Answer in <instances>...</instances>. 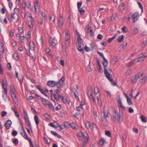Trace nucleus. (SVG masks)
<instances>
[{
  "label": "nucleus",
  "mask_w": 147,
  "mask_h": 147,
  "mask_svg": "<svg viewBox=\"0 0 147 147\" xmlns=\"http://www.w3.org/2000/svg\"><path fill=\"white\" fill-rule=\"evenodd\" d=\"M64 77H62L58 82H55L54 81H49L47 82V85L48 86L51 87H54L56 85L58 88H60L63 86L64 84Z\"/></svg>",
  "instance_id": "obj_1"
},
{
  "label": "nucleus",
  "mask_w": 147,
  "mask_h": 147,
  "mask_svg": "<svg viewBox=\"0 0 147 147\" xmlns=\"http://www.w3.org/2000/svg\"><path fill=\"white\" fill-rule=\"evenodd\" d=\"M109 117V112L108 110H104L103 113L101 114L102 122L104 124H105L107 122V118Z\"/></svg>",
  "instance_id": "obj_2"
},
{
  "label": "nucleus",
  "mask_w": 147,
  "mask_h": 147,
  "mask_svg": "<svg viewBox=\"0 0 147 147\" xmlns=\"http://www.w3.org/2000/svg\"><path fill=\"white\" fill-rule=\"evenodd\" d=\"M143 75V73L139 72L136 75L133 76L131 78V81L132 83L136 82L138 79L141 77Z\"/></svg>",
  "instance_id": "obj_3"
},
{
  "label": "nucleus",
  "mask_w": 147,
  "mask_h": 147,
  "mask_svg": "<svg viewBox=\"0 0 147 147\" xmlns=\"http://www.w3.org/2000/svg\"><path fill=\"white\" fill-rule=\"evenodd\" d=\"M1 84L3 88L4 89V90L2 92L4 93V95H5L6 96L7 95V86L5 84V80L4 79L2 80L1 82Z\"/></svg>",
  "instance_id": "obj_4"
},
{
  "label": "nucleus",
  "mask_w": 147,
  "mask_h": 147,
  "mask_svg": "<svg viewBox=\"0 0 147 147\" xmlns=\"http://www.w3.org/2000/svg\"><path fill=\"white\" fill-rule=\"evenodd\" d=\"M82 4V2H80L77 3V6L78 10L81 15H83L85 13V11L83 9L82 7L81 8Z\"/></svg>",
  "instance_id": "obj_5"
},
{
  "label": "nucleus",
  "mask_w": 147,
  "mask_h": 147,
  "mask_svg": "<svg viewBox=\"0 0 147 147\" xmlns=\"http://www.w3.org/2000/svg\"><path fill=\"white\" fill-rule=\"evenodd\" d=\"M139 17V13L138 12H136L134 13L131 17L133 21L132 22L134 23L136 21L138 18Z\"/></svg>",
  "instance_id": "obj_6"
},
{
  "label": "nucleus",
  "mask_w": 147,
  "mask_h": 147,
  "mask_svg": "<svg viewBox=\"0 0 147 147\" xmlns=\"http://www.w3.org/2000/svg\"><path fill=\"white\" fill-rule=\"evenodd\" d=\"M60 17L59 18L57 22L58 26L59 28L61 27L63 23V16L60 15Z\"/></svg>",
  "instance_id": "obj_7"
},
{
  "label": "nucleus",
  "mask_w": 147,
  "mask_h": 147,
  "mask_svg": "<svg viewBox=\"0 0 147 147\" xmlns=\"http://www.w3.org/2000/svg\"><path fill=\"white\" fill-rule=\"evenodd\" d=\"M22 131H21L20 134L22 135V136L26 140H28L30 139L28 138V135L26 133L25 131L23 129V126L22 127Z\"/></svg>",
  "instance_id": "obj_8"
},
{
  "label": "nucleus",
  "mask_w": 147,
  "mask_h": 147,
  "mask_svg": "<svg viewBox=\"0 0 147 147\" xmlns=\"http://www.w3.org/2000/svg\"><path fill=\"white\" fill-rule=\"evenodd\" d=\"M104 73L107 77V76L109 77L111 76L110 73L112 71L111 69H108L106 67H104Z\"/></svg>",
  "instance_id": "obj_9"
},
{
  "label": "nucleus",
  "mask_w": 147,
  "mask_h": 147,
  "mask_svg": "<svg viewBox=\"0 0 147 147\" xmlns=\"http://www.w3.org/2000/svg\"><path fill=\"white\" fill-rule=\"evenodd\" d=\"M36 88L38 89L40 92L43 94L46 97H49V96H48L45 92L44 90L42 88V87L39 85H37L36 86Z\"/></svg>",
  "instance_id": "obj_10"
},
{
  "label": "nucleus",
  "mask_w": 147,
  "mask_h": 147,
  "mask_svg": "<svg viewBox=\"0 0 147 147\" xmlns=\"http://www.w3.org/2000/svg\"><path fill=\"white\" fill-rule=\"evenodd\" d=\"M87 33L88 36H92L93 34V30L91 27H89L87 29Z\"/></svg>",
  "instance_id": "obj_11"
},
{
  "label": "nucleus",
  "mask_w": 147,
  "mask_h": 147,
  "mask_svg": "<svg viewBox=\"0 0 147 147\" xmlns=\"http://www.w3.org/2000/svg\"><path fill=\"white\" fill-rule=\"evenodd\" d=\"M11 123V121L10 120H8L6 122L5 126L6 129H8L10 128Z\"/></svg>",
  "instance_id": "obj_12"
},
{
  "label": "nucleus",
  "mask_w": 147,
  "mask_h": 147,
  "mask_svg": "<svg viewBox=\"0 0 147 147\" xmlns=\"http://www.w3.org/2000/svg\"><path fill=\"white\" fill-rule=\"evenodd\" d=\"M54 38H50L49 40V44L51 47L53 48L56 45L55 43L54 42Z\"/></svg>",
  "instance_id": "obj_13"
},
{
  "label": "nucleus",
  "mask_w": 147,
  "mask_h": 147,
  "mask_svg": "<svg viewBox=\"0 0 147 147\" xmlns=\"http://www.w3.org/2000/svg\"><path fill=\"white\" fill-rule=\"evenodd\" d=\"M88 96L90 100L92 102L93 105H95L96 104V100L93 94L89 95Z\"/></svg>",
  "instance_id": "obj_14"
},
{
  "label": "nucleus",
  "mask_w": 147,
  "mask_h": 147,
  "mask_svg": "<svg viewBox=\"0 0 147 147\" xmlns=\"http://www.w3.org/2000/svg\"><path fill=\"white\" fill-rule=\"evenodd\" d=\"M147 80V75H146L142 78L139 80V82L142 84H144Z\"/></svg>",
  "instance_id": "obj_15"
},
{
  "label": "nucleus",
  "mask_w": 147,
  "mask_h": 147,
  "mask_svg": "<svg viewBox=\"0 0 147 147\" xmlns=\"http://www.w3.org/2000/svg\"><path fill=\"white\" fill-rule=\"evenodd\" d=\"M29 44L30 49L32 50H34L35 47L34 43L33 41H30L29 42Z\"/></svg>",
  "instance_id": "obj_16"
},
{
  "label": "nucleus",
  "mask_w": 147,
  "mask_h": 147,
  "mask_svg": "<svg viewBox=\"0 0 147 147\" xmlns=\"http://www.w3.org/2000/svg\"><path fill=\"white\" fill-rule=\"evenodd\" d=\"M84 45L80 44H77V47L78 50L82 53H83L84 50L83 49Z\"/></svg>",
  "instance_id": "obj_17"
},
{
  "label": "nucleus",
  "mask_w": 147,
  "mask_h": 147,
  "mask_svg": "<svg viewBox=\"0 0 147 147\" xmlns=\"http://www.w3.org/2000/svg\"><path fill=\"white\" fill-rule=\"evenodd\" d=\"M117 119L119 122H121L123 120V115L122 114L119 113V114L117 116Z\"/></svg>",
  "instance_id": "obj_18"
},
{
  "label": "nucleus",
  "mask_w": 147,
  "mask_h": 147,
  "mask_svg": "<svg viewBox=\"0 0 147 147\" xmlns=\"http://www.w3.org/2000/svg\"><path fill=\"white\" fill-rule=\"evenodd\" d=\"M23 113L24 114V119L25 121L29 120V119L27 112L25 110H23Z\"/></svg>",
  "instance_id": "obj_19"
},
{
  "label": "nucleus",
  "mask_w": 147,
  "mask_h": 147,
  "mask_svg": "<svg viewBox=\"0 0 147 147\" xmlns=\"http://www.w3.org/2000/svg\"><path fill=\"white\" fill-rule=\"evenodd\" d=\"M40 100L42 102L43 104L45 106H47L50 102L47 100L46 99L41 97H40Z\"/></svg>",
  "instance_id": "obj_20"
},
{
  "label": "nucleus",
  "mask_w": 147,
  "mask_h": 147,
  "mask_svg": "<svg viewBox=\"0 0 147 147\" xmlns=\"http://www.w3.org/2000/svg\"><path fill=\"white\" fill-rule=\"evenodd\" d=\"M107 78L112 83L113 86H116V82H115L114 80H113L111 76L109 77L107 76Z\"/></svg>",
  "instance_id": "obj_21"
},
{
  "label": "nucleus",
  "mask_w": 147,
  "mask_h": 147,
  "mask_svg": "<svg viewBox=\"0 0 147 147\" xmlns=\"http://www.w3.org/2000/svg\"><path fill=\"white\" fill-rule=\"evenodd\" d=\"M144 58L143 57L141 56H140L138 58H136L135 59V62L136 63H137L138 62H141V61H142L144 60Z\"/></svg>",
  "instance_id": "obj_22"
},
{
  "label": "nucleus",
  "mask_w": 147,
  "mask_h": 147,
  "mask_svg": "<svg viewBox=\"0 0 147 147\" xmlns=\"http://www.w3.org/2000/svg\"><path fill=\"white\" fill-rule=\"evenodd\" d=\"M77 44H80L82 45H83L82 43V39L80 38V36H78L77 39Z\"/></svg>",
  "instance_id": "obj_23"
},
{
  "label": "nucleus",
  "mask_w": 147,
  "mask_h": 147,
  "mask_svg": "<svg viewBox=\"0 0 147 147\" xmlns=\"http://www.w3.org/2000/svg\"><path fill=\"white\" fill-rule=\"evenodd\" d=\"M49 20L50 23L54 22L55 20V17L53 14H51L49 16Z\"/></svg>",
  "instance_id": "obj_24"
},
{
  "label": "nucleus",
  "mask_w": 147,
  "mask_h": 147,
  "mask_svg": "<svg viewBox=\"0 0 147 147\" xmlns=\"http://www.w3.org/2000/svg\"><path fill=\"white\" fill-rule=\"evenodd\" d=\"M51 99L55 102V101H57V96L55 94L52 93L51 95Z\"/></svg>",
  "instance_id": "obj_25"
},
{
  "label": "nucleus",
  "mask_w": 147,
  "mask_h": 147,
  "mask_svg": "<svg viewBox=\"0 0 147 147\" xmlns=\"http://www.w3.org/2000/svg\"><path fill=\"white\" fill-rule=\"evenodd\" d=\"M49 125L53 127L56 128L58 127V123L56 121H54L52 123H49Z\"/></svg>",
  "instance_id": "obj_26"
},
{
  "label": "nucleus",
  "mask_w": 147,
  "mask_h": 147,
  "mask_svg": "<svg viewBox=\"0 0 147 147\" xmlns=\"http://www.w3.org/2000/svg\"><path fill=\"white\" fill-rule=\"evenodd\" d=\"M65 39H70V36L69 33H68V31L66 30L65 31Z\"/></svg>",
  "instance_id": "obj_27"
},
{
  "label": "nucleus",
  "mask_w": 147,
  "mask_h": 147,
  "mask_svg": "<svg viewBox=\"0 0 147 147\" xmlns=\"http://www.w3.org/2000/svg\"><path fill=\"white\" fill-rule=\"evenodd\" d=\"M12 19L15 21L17 20L19 18L18 16L16 13H13L12 14Z\"/></svg>",
  "instance_id": "obj_28"
},
{
  "label": "nucleus",
  "mask_w": 147,
  "mask_h": 147,
  "mask_svg": "<svg viewBox=\"0 0 147 147\" xmlns=\"http://www.w3.org/2000/svg\"><path fill=\"white\" fill-rule=\"evenodd\" d=\"M34 7L35 10V12H37L36 11L37 9H38L40 8V4L38 2V1H36V3L34 4Z\"/></svg>",
  "instance_id": "obj_29"
},
{
  "label": "nucleus",
  "mask_w": 147,
  "mask_h": 147,
  "mask_svg": "<svg viewBox=\"0 0 147 147\" xmlns=\"http://www.w3.org/2000/svg\"><path fill=\"white\" fill-rule=\"evenodd\" d=\"M82 138L84 139L85 141L86 142L88 140V136L86 133H85Z\"/></svg>",
  "instance_id": "obj_30"
},
{
  "label": "nucleus",
  "mask_w": 147,
  "mask_h": 147,
  "mask_svg": "<svg viewBox=\"0 0 147 147\" xmlns=\"http://www.w3.org/2000/svg\"><path fill=\"white\" fill-rule=\"evenodd\" d=\"M125 36L123 35L119 36L117 39L118 42H122Z\"/></svg>",
  "instance_id": "obj_31"
},
{
  "label": "nucleus",
  "mask_w": 147,
  "mask_h": 147,
  "mask_svg": "<svg viewBox=\"0 0 147 147\" xmlns=\"http://www.w3.org/2000/svg\"><path fill=\"white\" fill-rule=\"evenodd\" d=\"M69 126H70L73 129H77L78 127L77 125L74 122L70 123Z\"/></svg>",
  "instance_id": "obj_32"
},
{
  "label": "nucleus",
  "mask_w": 147,
  "mask_h": 147,
  "mask_svg": "<svg viewBox=\"0 0 147 147\" xmlns=\"http://www.w3.org/2000/svg\"><path fill=\"white\" fill-rule=\"evenodd\" d=\"M87 94L88 96L93 94V90L91 87H90L88 89Z\"/></svg>",
  "instance_id": "obj_33"
},
{
  "label": "nucleus",
  "mask_w": 147,
  "mask_h": 147,
  "mask_svg": "<svg viewBox=\"0 0 147 147\" xmlns=\"http://www.w3.org/2000/svg\"><path fill=\"white\" fill-rule=\"evenodd\" d=\"M47 105L48 106L49 108L51 111H53L54 110V107L53 105L50 102Z\"/></svg>",
  "instance_id": "obj_34"
},
{
  "label": "nucleus",
  "mask_w": 147,
  "mask_h": 147,
  "mask_svg": "<svg viewBox=\"0 0 147 147\" xmlns=\"http://www.w3.org/2000/svg\"><path fill=\"white\" fill-rule=\"evenodd\" d=\"M4 47L3 44L0 42V51L2 53H3L4 51Z\"/></svg>",
  "instance_id": "obj_35"
},
{
  "label": "nucleus",
  "mask_w": 147,
  "mask_h": 147,
  "mask_svg": "<svg viewBox=\"0 0 147 147\" xmlns=\"http://www.w3.org/2000/svg\"><path fill=\"white\" fill-rule=\"evenodd\" d=\"M70 42V39H65V47H68L69 45Z\"/></svg>",
  "instance_id": "obj_36"
},
{
  "label": "nucleus",
  "mask_w": 147,
  "mask_h": 147,
  "mask_svg": "<svg viewBox=\"0 0 147 147\" xmlns=\"http://www.w3.org/2000/svg\"><path fill=\"white\" fill-rule=\"evenodd\" d=\"M25 124L31 130L32 129V126L29 121V120H28V121H25Z\"/></svg>",
  "instance_id": "obj_37"
},
{
  "label": "nucleus",
  "mask_w": 147,
  "mask_h": 147,
  "mask_svg": "<svg viewBox=\"0 0 147 147\" xmlns=\"http://www.w3.org/2000/svg\"><path fill=\"white\" fill-rule=\"evenodd\" d=\"M117 34H115V35L113 37L109 38L108 40V41L109 43H110L112 41L115 39L117 37Z\"/></svg>",
  "instance_id": "obj_38"
},
{
  "label": "nucleus",
  "mask_w": 147,
  "mask_h": 147,
  "mask_svg": "<svg viewBox=\"0 0 147 147\" xmlns=\"http://www.w3.org/2000/svg\"><path fill=\"white\" fill-rule=\"evenodd\" d=\"M12 109L13 111L14 112L16 116L18 117H19V115L15 107H14L13 108H12Z\"/></svg>",
  "instance_id": "obj_39"
},
{
  "label": "nucleus",
  "mask_w": 147,
  "mask_h": 147,
  "mask_svg": "<svg viewBox=\"0 0 147 147\" xmlns=\"http://www.w3.org/2000/svg\"><path fill=\"white\" fill-rule=\"evenodd\" d=\"M13 58L16 60L18 61L19 59V56L16 53H14L13 55Z\"/></svg>",
  "instance_id": "obj_40"
},
{
  "label": "nucleus",
  "mask_w": 147,
  "mask_h": 147,
  "mask_svg": "<svg viewBox=\"0 0 147 147\" xmlns=\"http://www.w3.org/2000/svg\"><path fill=\"white\" fill-rule=\"evenodd\" d=\"M125 8V5L123 3H121L119 6V8L120 11H123Z\"/></svg>",
  "instance_id": "obj_41"
},
{
  "label": "nucleus",
  "mask_w": 147,
  "mask_h": 147,
  "mask_svg": "<svg viewBox=\"0 0 147 147\" xmlns=\"http://www.w3.org/2000/svg\"><path fill=\"white\" fill-rule=\"evenodd\" d=\"M127 45V43L125 42H123L120 46L121 49L123 50H124L125 49V47Z\"/></svg>",
  "instance_id": "obj_42"
},
{
  "label": "nucleus",
  "mask_w": 147,
  "mask_h": 147,
  "mask_svg": "<svg viewBox=\"0 0 147 147\" xmlns=\"http://www.w3.org/2000/svg\"><path fill=\"white\" fill-rule=\"evenodd\" d=\"M103 59V61L102 62V64L104 66V67H106L108 65V61L106 58H104Z\"/></svg>",
  "instance_id": "obj_43"
},
{
  "label": "nucleus",
  "mask_w": 147,
  "mask_h": 147,
  "mask_svg": "<svg viewBox=\"0 0 147 147\" xmlns=\"http://www.w3.org/2000/svg\"><path fill=\"white\" fill-rule=\"evenodd\" d=\"M118 115H117V112H116L115 111L113 112V117L115 121L116 120Z\"/></svg>",
  "instance_id": "obj_44"
},
{
  "label": "nucleus",
  "mask_w": 147,
  "mask_h": 147,
  "mask_svg": "<svg viewBox=\"0 0 147 147\" xmlns=\"http://www.w3.org/2000/svg\"><path fill=\"white\" fill-rule=\"evenodd\" d=\"M105 140L104 138H102L101 140L99 142L98 144L100 146H101L103 144L104 142H105Z\"/></svg>",
  "instance_id": "obj_45"
},
{
  "label": "nucleus",
  "mask_w": 147,
  "mask_h": 147,
  "mask_svg": "<svg viewBox=\"0 0 147 147\" xmlns=\"http://www.w3.org/2000/svg\"><path fill=\"white\" fill-rule=\"evenodd\" d=\"M57 96L58 97L57 99V101L59 102H61V101H62L63 96L60 95V94H59Z\"/></svg>",
  "instance_id": "obj_46"
},
{
  "label": "nucleus",
  "mask_w": 147,
  "mask_h": 147,
  "mask_svg": "<svg viewBox=\"0 0 147 147\" xmlns=\"http://www.w3.org/2000/svg\"><path fill=\"white\" fill-rule=\"evenodd\" d=\"M34 22H33L32 21L31 22H28L27 23V24L31 28H33V25L32 23Z\"/></svg>",
  "instance_id": "obj_47"
},
{
  "label": "nucleus",
  "mask_w": 147,
  "mask_h": 147,
  "mask_svg": "<svg viewBox=\"0 0 147 147\" xmlns=\"http://www.w3.org/2000/svg\"><path fill=\"white\" fill-rule=\"evenodd\" d=\"M127 99L128 104L130 105H132L133 103L131 100L128 97H127Z\"/></svg>",
  "instance_id": "obj_48"
},
{
  "label": "nucleus",
  "mask_w": 147,
  "mask_h": 147,
  "mask_svg": "<svg viewBox=\"0 0 147 147\" xmlns=\"http://www.w3.org/2000/svg\"><path fill=\"white\" fill-rule=\"evenodd\" d=\"M12 14H8L7 16V19L10 22H12Z\"/></svg>",
  "instance_id": "obj_49"
},
{
  "label": "nucleus",
  "mask_w": 147,
  "mask_h": 147,
  "mask_svg": "<svg viewBox=\"0 0 147 147\" xmlns=\"http://www.w3.org/2000/svg\"><path fill=\"white\" fill-rule=\"evenodd\" d=\"M34 120L36 123V125H38L39 123V121H38V117L37 116L35 115L34 116Z\"/></svg>",
  "instance_id": "obj_50"
},
{
  "label": "nucleus",
  "mask_w": 147,
  "mask_h": 147,
  "mask_svg": "<svg viewBox=\"0 0 147 147\" xmlns=\"http://www.w3.org/2000/svg\"><path fill=\"white\" fill-rule=\"evenodd\" d=\"M138 30L136 27L132 31V33L135 35L138 32Z\"/></svg>",
  "instance_id": "obj_51"
},
{
  "label": "nucleus",
  "mask_w": 147,
  "mask_h": 147,
  "mask_svg": "<svg viewBox=\"0 0 147 147\" xmlns=\"http://www.w3.org/2000/svg\"><path fill=\"white\" fill-rule=\"evenodd\" d=\"M97 100L98 102V104L101 107L102 106V104L101 100L100 97H97Z\"/></svg>",
  "instance_id": "obj_52"
},
{
  "label": "nucleus",
  "mask_w": 147,
  "mask_h": 147,
  "mask_svg": "<svg viewBox=\"0 0 147 147\" xmlns=\"http://www.w3.org/2000/svg\"><path fill=\"white\" fill-rule=\"evenodd\" d=\"M41 15L45 20H47V16L46 15L45 13L44 12L42 11L41 13Z\"/></svg>",
  "instance_id": "obj_53"
},
{
  "label": "nucleus",
  "mask_w": 147,
  "mask_h": 147,
  "mask_svg": "<svg viewBox=\"0 0 147 147\" xmlns=\"http://www.w3.org/2000/svg\"><path fill=\"white\" fill-rule=\"evenodd\" d=\"M31 36V32L30 31H29L28 32L27 34H26V37L27 39H28L30 38Z\"/></svg>",
  "instance_id": "obj_54"
},
{
  "label": "nucleus",
  "mask_w": 147,
  "mask_h": 147,
  "mask_svg": "<svg viewBox=\"0 0 147 147\" xmlns=\"http://www.w3.org/2000/svg\"><path fill=\"white\" fill-rule=\"evenodd\" d=\"M14 96L13 97L12 96V98L13 102L15 103H16L18 101V100L17 98L16 97V95L14 94H13Z\"/></svg>",
  "instance_id": "obj_55"
},
{
  "label": "nucleus",
  "mask_w": 147,
  "mask_h": 147,
  "mask_svg": "<svg viewBox=\"0 0 147 147\" xmlns=\"http://www.w3.org/2000/svg\"><path fill=\"white\" fill-rule=\"evenodd\" d=\"M94 93L95 95L97 94L99 92V89L98 87H96L94 88Z\"/></svg>",
  "instance_id": "obj_56"
},
{
  "label": "nucleus",
  "mask_w": 147,
  "mask_h": 147,
  "mask_svg": "<svg viewBox=\"0 0 147 147\" xmlns=\"http://www.w3.org/2000/svg\"><path fill=\"white\" fill-rule=\"evenodd\" d=\"M135 63H136L135 62L134 60L132 61L131 62L129 63L127 65V66L128 67H130Z\"/></svg>",
  "instance_id": "obj_57"
},
{
  "label": "nucleus",
  "mask_w": 147,
  "mask_h": 147,
  "mask_svg": "<svg viewBox=\"0 0 147 147\" xmlns=\"http://www.w3.org/2000/svg\"><path fill=\"white\" fill-rule=\"evenodd\" d=\"M62 101L65 104L68 103L69 104V102H68L67 98L66 97H63V98Z\"/></svg>",
  "instance_id": "obj_58"
},
{
  "label": "nucleus",
  "mask_w": 147,
  "mask_h": 147,
  "mask_svg": "<svg viewBox=\"0 0 147 147\" xmlns=\"http://www.w3.org/2000/svg\"><path fill=\"white\" fill-rule=\"evenodd\" d=\"M18 78L19 80L20 83L22 84L23 82V77L21 75H20L19 77L18 76Z\"/></svg>",
  "instance_id": "obj_59"
},
{
  "label": "nucleus",
  "mask_w": 147,
  "mask_h": 147,
  "mask_svg": "<svg viewBox=\"0 0 147 147\" xmlns=\"http://www.w3.org/2000/svg\"><path fill=\"white\" fill-rule=\"evenodd\" d=\"M10 91L11 93H12L13 94H14L13 92L14 91V88L13 86L12 85H10Z\"/></svg>",
  "instance_id": "obj_60"
},
{
  "label": "nucleus",
  "mask_w": 147,
  "mask_h": 147,
  "mask_svg": "<svg viewBox=\"0 0 147 147\" xmlns=\"http://www.w3.org/2000/svg\"><path fill=\"white\" fill-rule=\"evenodd\" d=\"M141 119L142 121L144 123H145L146 121V118L143 115H142L141 116Z\"/></svg>",
  "instance_id": "obj_61"
},
{
  "label": "nucleus",
  "mask_w": 147,
  "mask_h": 147,
  "mask_svg": "<svg viewBox=\"0 0 147 147\" xmlns=\"http://www.w3.org/2000/svg\"><path fill=\"white\" fill-rule=\"evenodd\" d=\"M86 126L87 129H89L90 126V122L88 121H86Z\"/></svg>",
  "instance_id": "obj_62"
},
{
  "label": "nucleus",
  "mask_w": 147,
  "mask_h": 147,
  "mask_svg": "<svg viewBox=\"0 0 147 147\" xmlns=\"http://www.w3.org/2000/svg\"><path fill=\"white\" fill-rule=\"evenodd\" d=\"M18 140L16 138H14L12 140L13 143L15 145H17L18 144Z\"/></svg>",
  "instance_id": "obj_63"
},
{
  "label": "nucleus",
  "mask_w": 147,
  "mask_h": 147,
  "mask_svg": "<svg viewBox=\"0 0 147 147\" xmlns=\"http://www.w3.org/2000/svg\"><path fill=\"white\" fill-rule=\"evenodd\" d=\"M105 134L109 137L111 136V134L110 132L109 131L106 130L105 131Z\"/></svg>",
  "instance_id": "obj_64"
}]
</instances>
